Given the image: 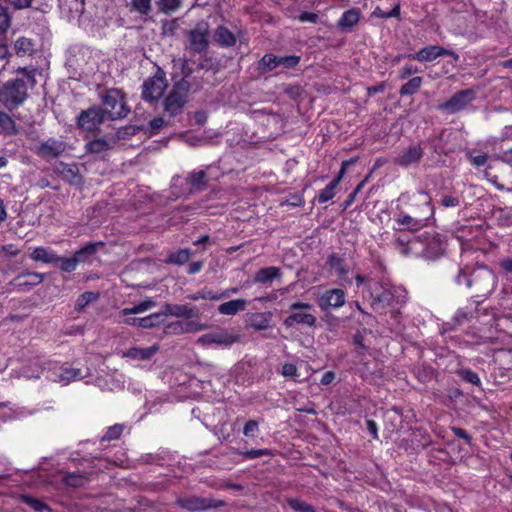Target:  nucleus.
Wrapping results in <instances>:
<instances>
[{
    "mask_svg": "<svg viewBox=\"0 0 512 512\" xmlns=\"http://www.w3.org/2000/svg\"><path fill=\"white\" fill-rule=\"evenodd\" d=\"M399 200L408 203L409 206H420L421 210L416 213L399 211L395 215L394 220L396 223L404 228L418 230L426 225V221L434 214L431 197L425 191H417L412 195L402 194Z\"/></svg>",
    "mask_w": 512,
    "mask_h": 512,
    "instance_id": "obj_1",
    "label": "nucleus"
},
{
    "mask_svg": "<svg viewBox=\"0 0 512 512\" xmlns=\"http://www.w3.org/2000/svg\"><path fill=\"white\" fill-rule=\"evenodd\" d=\"M27 97V85L22 79L8 81L0 88V102L9 110L18 108Z\"/></svg>",
    "mask_w": 512,
    "mask_h": 512,
    "instance_id": "obj_2",
    "label": "nucleus"
},
{
    "mask_svg": "<svg viewBox=\"0 0 512 512\" xmlns=\"http://www.w3.org/2000/svg\"><path fill=\"white\" fill-rule=\"evenodd\" d=\"M372 298L371 305L376 312L383 313L387 307H392V312H394L397 306L406 302V291L401 287L383 288Z\"/></svg>",
    "mask_w": 512,
    "mask_h": 512,
    "instance_id": "obj_3",
    "label": "nucleus"
},
{
    "mask_svg": "<svg viewBox=\"0 0 512 512\" xmlns=\"http://www.w3.org/2000/svg\"><path fill=\"white\" fill-rule=\"evenodd\" d=\"M190 83L185 78L174 84L172 90L164 100V110L170 116H175L182 112L187 101Z\"/></svg>",
    "mask_w": 512,
    "mask_h": 512,
    "instance_id": "obj_4",
    "label": "nucleus"
},
{
    "mask_svg": "<svg viewBox=\"0 0 512 512\" xmlns=\"http://www.w3.org/2000/svg\"><path fill=\"white\" fill-rule=\"evenodd\" d=\"M104 118L111 120L121 119L127 116L129 108L126 106L124 96L120 90L111 89L103 97Z\"/></svg>",
    "mask_w": 512,
    "mask_h": 512,
    "instance_id": "obj_5",
    "label": "nucleus"
},
{
    "mask_svg": "<svg viewBox=\"0 0 512 512\" xmlns=\"http://www.w3.org/2000/svg\"><path fill=\"white\" fill-rule=\"evenodd\" d=\"M312 304L306 302H294L290 305L291 314L285 318L283 324L292 327L295 324H302L313 327L316 324V317L311 313Z\"/></svg>",
    "mask_w": 512,
    "mask_h": 512,
    "instance_id": "obj_6",
    "label": "nucleus"
},
{
    "mask_svg": "<svg viewBox=\"0 0 512 512\" xmlns=\"http://www.w3.org/2000/svg\"><path fill=\"white\" fill-rule=\"evenodd\" d=\"M495 283V274L490 269L481 267L472 272L471 279H467L466 286L470 288L474 285L481 296H486L494 290Z\"/></svg>",
    "mask_w": 512,
    "mask_h": 512,
    "instance_id": "obj_7",
    "label": "nucleus"
},
{
    "mask_svg": "<svg viewBox=\"0 0 512 512\" xmlns=\"http://www.w3.org/2000/svg\"><path fill=\"white\" fill-rule=\"evenodd\" d=\"M167 87L165 73L161 70L151 78L144 81L142 85V97L144 100L152 102L158 100Z\"/></svg>",
    "mask_w": 512,
    "mask_h": 512,
    "instance_id": "obj_8",
    "label": "nucleus"
},
{
    "mask_svg": "<svg viewBox=\"0 0 512 512\" xmlns=\"http://www.w3.org/2000/svg\"><path fill=\"white\" fill-rule=\"evenodd\" d=\"M46 377L53 382L68 385L72 381L83 378V374L80 369L53 363L49 364Z\"/></svg>",
    "mask_w": 512,
    "mask_h": 512,
    "instance_id": "obj_9",
    "label": "nucleus"
},
{
    "mask_svg": "<svg viewBox=\"0 0 512 512\" xmlns=\"http://www.w3.org/2000/svg\"><path fill=\"white\" fill-rule=\"evenodd\" d=\"M441 56H450L453 57L456 61L459 59L458 54L454 51L437 45L426 46L414 54H409L407 57L419 62H432Z\"/></svg>",
    "mask_w": 512,
    "mask_h": 512,
    "instance_id": "obj_10",
    "label": "nucleus"
},
{
    "mask_svg": "<svg viewBox=\"0 0 512 512\" xmlns=\"http://www.w3.org/2000/svg\"><path fill=\"white\" fill-rule=\"evenodd\" d=\"M190 49L196 53L207 50L209 45V26L206 22L198 23L189 32Z\"/></svg>",
    "mask_w": 512,
    "mask_h": 512,
    "instance_id": "obj_11",
    "label": "nucleus"
},
{
    "mask_svg": "<svg viewBox=\"0 0 512 512\" xmlns=\"http://www.w3.org/2000/svg\"><path fill=\"white\" fill-rule=\"evenodd\" d=\"M474 99L475 92L472 89L461 90L454 94L448 101L441 104L439 108L450 113H456L464 109Z\"/></svg>",
    "mask_w": 512,
    "mask_h": 512,
    "instance_id": "obj_12",
    "label": "nucleus"
},
{
    "mask_svg": "<svg viewBox=\"0 0 512 512\" xmlns=\"http://www.w3.org/2000/svg\"><path fill=\"white\" fill-rule=\"evenodd\" d=\"M66 150V143L62 140L49 138L41 142L37 148L36 153L41 158L49 161L61 156Z\"/></svg>",
    "mask_w": 512,
    "mask_h": 512,
    "instance_id": "obj_13",
    "label": "nucleus"
},
{
    "mask_svg": "<svg viewBox=\"0 0 512 512\" xmlns=\"http://www.w3.org/2000/svg\"><path fill=\"white\" fill-rule=\"evenodd\" d=\"M327 265L331 274L335 275L340 283H350V267L344 256L332 253L328 256Z\"/></svg>",
    "mask_w": 512,
    "mask_h": 512,
    "instance_id": "obj_14",
    "label": "nucleus"
},
{
    "mask_svg": "<svg viewBox=\"0 0 512 512\" xmlns=\"http://www.w3.org/2000/svg\"><path fill=\"white\" fill-rule=\"evenodd\" d=\"M240 336L226 330H220L205 334L199 338V342L203 345H218L222 347H230L232 344L238 342Z\"/></svg>",
    "mask_w": 512,
    "mask_h": 512,
    "instance_id": "obj_15",
    "label": "nucleus"
},
{
    "mask_svg": "<svg viewBox=\"0 0 512 512\" xmlns=\"http://www.w3.org/2000/svg\"><path fill=\"white\" fill-rule=\"evenodd\" d=\"M346 301V294L340 288L326 290L319 298L318 305L322 310L337 309Z\"/></svg>",
    "mask_w": 512,
    "mask_h": 512,
    "instance_id": "obj_16",
    "label": "nucleus"
},
{
    "mask_svg": "<svg viewBox=\"0 0 512 512\" xmlns=\"http://www.w3.org/2000/svg\"><path fill=\"white\" fill-rule=\"evenodd\" d=\"M104 112L101 108L93 107L83 111L78 117V125L86 131L95 130L103 121Z\"/></svg>",
    "mask_w": 512,
    "mask_h": 512,
    "instance_id": "obj_17",
    "label": "nucleus"
},
{
    "mask_svg": "<svg viewBox=\"0 0 512 512\" xmlns=\"http://www.w3.org/2000/svg\"><path fill=\"white\" fill-rule=\"evenodd\" d=\"M423 156V149L415 144L403 149L395 159V163L402 167H408L418 163Z\"/></svg>",
    "mask_w": 512,
    "mask_h": 512,
    "instance_id": "obj_18",
    "label": "nucleus"
},
{
    "mask_svg": "<svg viewBox=\"0 0 512 512\" xmlns=\"http://www.w3.org/2000/svg\"><path fill=\"white\" fill-rule=\"evenodd\" d=\"M182 508L187 509L190 512L202 511L212 507H218L221 503L210 499L190 497L186 499H180L177 502Z\"/></svg>",
    "mask_w": 512,
    "mask_h": 512,
    "instance_id": "obj_19",
    "label": "nucleus"
},
{
    "mask_svg": "<svg viewBox=\"0 0 512 512\" xmlns=\"http://www.w3.org/2000/svg\"><path fill=\"white\" fill-rule=\"evenodd\" d=\"M44 279L43 274L40 273H26L16 277L11 284L19 291H27L32 286L40 284Z\"/></svg>",
    "mask_w": 512,
    "mask_h": 512,
    "instance_id": "obj_20",
    "label": "nucleus"
},
{
    "mask_svg": "<svg viewBox=\"0 0 512 512\" xmlns=\"http://www.w3.org/2000/svg\"><path fill=\"white\" fill-rule=\"evenodd\" d=\"M361 11L359 8H351L345 11L337 22L338 28L343 32L351 31L360 21Z\"/></svg>",
    "mask_w": 512,
    "mask_h": 512,
    "instance_id": "obj_21",
    "label": "nucleus"
},
{
    "mask_svg": "<svg viewBox=\"0 0 512 512\" xmlns=\"http://www.w3.org/2000/svg\"><path fill=\"white\" fill-rule=\"evenodd\" d=\"M271 312H256L247 314L246 323L256 331L266 330L270 327Z\"/></svg>",
    "mask_w": 512,
    "mask_h": 512,
    "instance_id": "obj_22",
    "label": "nucleus"
},
{
    "mask_svg": "<svg viewBox=\"0 0 512 512\" xmlns=\"http://www.w3.org/2000/svg\"><path fill=\"white\" fill-rule=\"evenodd\" d=\"M163 321V314L153 313L142 318H126L121 322L127 325L137 326L141 328H153L160 325Z\"/></svg>",
    "mask_w": 512,
    "mask_h": 512,
    "instance_id": "obj_23",
    "label": "nucleus"
},
{
    "mask_svg": "<svg viewBox=\"0 0 512 512\" xmlns=\"http://www.w3.org/2000/svg\"><path fill=\"white\" fill-rule=\"evenodd\" d=\"M159 351V345L154 344L150 347H131L124 356L135 361H148Z\"/></svg>",
    "mask_w": 512,
    "mask_h": 512,
    "instance_id": "obj_24",
    "label": "nucleus"
},
{
    "mask_svg": "<svg viewBox=\"0 0 512 512\" xmlns=\"http://www.w3.org/2000/svg\"><path fill=\"white\" fill-rule=\"evenodd\" d=\"M56 171L65 181L69 182L70 184H79L81 182L79 169L75 164L59 162L56 165Z\"/></svg>",
    "mask_w": 512,
    "mask_h": 512,
    "instance_id": "obj_25",
    "label": "nucleus"
},
{
    "mask_svg": "<svg viewBox=\"0 0 512 512\" xmlns=\"http://www.w3.org/2000/svg\"><path fill=\"white\" fill-rule=\"evenodd\" d=\"M30 257L35 262H43L47 264L58 263L59 256L55 251L45 247H36L30 254Z\"/></svg>",
    "mask_w": 512,
    "mask_h": 512,
    "instance_id": "obj_26",
    "label": "nucleus"
},
{
    "mask_svg": "<svg viewBox=\"0 0 512 512\" xmlns=\"http://www.w3.org/2000/svg\"><path fill=\"white\" fill-rule=\"evenodd\" d=\"M247 300L245 299H234L228 302H224L219 305L218 312L222 315L233 316L240 311H244L247 307Z\"/></svg>",
    "mask_w": 512,
    "mask_h": 512,
    "instance_id": "obj_27",
    "label": "nucleus"
},
{
    "mask_svg": "<svg viewBox=\"0 0 512 512\" xmlns=\"http://www.w3.org/2000/svg\"><path fill=\"white\" fill-rule=\"evenodd\" d=\"M169 314L175 317L192 318L197 315V310L194 307L180 304H168L165 306L163 315Z\"/></svg>",
    "mask_w": 512,
    "mask_h": 512,
    "instance_id": "obj_28",
    "label": "nucleus"
},
{
    "mask_svg": "<svg viewBox=\"0 0 512 512\" xmlns=\"http://www.w3.org/2000/svg\"><path fill=\"white\" fill-rule=\"evenodd\" d=\"M281 275L280 269L274 266L258 270L253 278L254 283H270Z\"/></svg>",
    "mask_w": 512,
    "mask_h": 512,
    "instance_id": "obj_29",
    "label": "nucleus"
},
{
    "mask_svg": "<svg viewBox=\"0 0 512 512\" xmlns=\"http://www.w3.org/2000/svg\"><path fill=\"white\" fill-rule=\"evenodd\" d=\"M214 40L222 47H230L236 43L235 35L223 26L216 29L214 33Z\"/></svg>",
    "mask_w": 512,
    "mask_h": 512,
    "instance_id": "obj_30",
    "label": "nucleus"
},
{
    "mask_svg": "<svg viewBox=\"0 0 512 512\" xmlns=\"http://www.w3.org/2000/svg\"><path fill=\"white\" fill-rule=\"evenodd\" d=\"M192 191H202L207 185V174L203 170L193 171L187 178Z\"/></svg>",
    "mask_w": 512,
    "mask_h": 512,
    "instance_id": "obj_31",
    "label": "nucleus"
},
{
    "mask_svg": "<svg viewBox=\"0 0 512 512\" xmlns=\"http://www.w3.org/2000/svg\"><path fill=\"white\" fill-rule=\"evenodd\" d=\"M16 55L19 57L32 55L35 50L33 41L26 37L18 38L14 43Z\"/></svg>",
    "mask_w": 512,
    "mask_h": 512,
    "instance_id": "obj_32",
    "label": "nucleus"
},
{
    "mask_svg": "<svg viewBox=\"0 0 512 512\" xmlns=\"http://www.w3.org/2000/svg\"><path fill=\"white\" fill-rule=\"evenodd\" d=\"M104 244L102 242L89 243L75 252L74 257L78 263L87 262L92 255L96 253L99 247Z\"/></svg>",
    "mask_w": 512,
    "mask_h": 512,
    "instance_id": "obj_33",
    "label": "nucleus"
},
{
    "mask_svg": "<svg viewBox=\"0 0 512 512\" xmlns=\"http://www.w3.org/2000/svg\"><path fill=\"white\" fill-rule=\"evenodd\" d=\"M155 306H156V302L155 301H153L151 299H147V300H144V301L134 305L131 308H124V309H122L120 311V315L128 316V315L141 314V313H144V312L152 309Z\"/></svg>",
    "mask_w": 512,
    "mask_h": 512,
    "instance_id": "obj_34",
    "label": "nucleus"
},
{
    "mask_svg": "<svg viewBox=\"0 0 512 512\" xmlns=\"http://www.w3.org/2000/svg\"><path fill=\"white\" fill-rule=\"evenodd\" d=\"M17 132L15 121L7 113L0 111V133L4 135H15Z\"/></svg>",
    "mask_w": 512,
    "mask_h": 512,
    "instance_id": "obj_35",
    "label": "nucleus"
},
{
    "mask_svg": "<svg viewBox=\"0 0 512 512\" xmlns=\"http://www.w3.org/2000/svg\"><path fill=\"white\" fill-rule=\"evenodd\" d=\"M111 147V143L104 138H98L86 144L87 151L93 154H102Z\"/></svg>",
    "mask_w": 512,
    "mask_h": 512,
    "instance_id": "obj_36",
    "label": "nucleus"
},
{
    "mask_svg": "<svg viewBox=\"0 0 512 512\" xmlns=\"http://www.w3.org/2000/svg\"><path fill=\"white\" fill-rule=\"evenodd\" d=\"M89 480V477L85 473L80 472H73L67 474L63 481L68 485L72 487H81L83 486L87 481Z\"/></svg>",
    "mask_w": 512,
    "mask_h": 512,
    "instance_id": "obj_37",
    "label": "nucleus"
},
{
    "mask_svg": "<svg viewBox=\"0 0 512 512\" xmlns=\"http://www.w3.org/2000/svg\"><path fill=\"white\" fill-rule=\"evenodd\" d=\"M422 84V78L421 77H413L408 82H406L401 88H400V94L402 96H411L415 94L421 87Z\"/></svg>",
    "mask_w": 512,
    "mask_h": 512,
    "instance_id": "obj_38",
    "label": "nucleus"
},
{
    "mask_svg": "<svg viewBox=\"0 0 512 512\" xmlns=\"http://www.w3.org/2000/svg\"><path fill=\"white\" fill-rule=\"evenodd\" d=\"M288 506L295 512H315L310 504L298 498H288L286 500Z\"/></svg>",
    "mask_w": 512,
    "mask_h": 512,
    "instance_id": "obj_39",
    "label": "nucleus"
},
{
    "mask_svg": "<svg viewBox=\"0 0 512 512\" xmlns=\"http://www.w3.org/2000/svg\"><path fill=\"white\" fill-rule=\"evenodd\" d=\"M98 297H99L98 293L91 292V291L81 294L76 300V304H75L76 310L82 311L89 303L96 301L98 299Z\"/></svg>",
    "mask_w": 512,
    "mask_h": 512,
    "instance_id": "obj_40",
    "label": "nucleus"
},
{
    "mask_svg": "<svg viewBox=\"0 0 512 512\" xmlns=\"http://www.w3.org/2000/svg\"><path fill=\"white\" fill-rule=\"evenodd\" d=\"M202 329L201 327L194 329L193 324L181 321H175L167 326L168 332L181 334L191 332L193 330Z\"/></svg>",
    "mask_w": 512,
    "mask_h": 512,
    "instance_id": "obj_41",
    "label": "nucleus"
},
{
    "mask_svg": "<svg viewBox=\"0 0 512 512\" xmlns=\"http://www.w3.org/2000/svg\"><path fill=\"white\" fill-rule=\"evenodd\" d=\"M131 11L147 16L151 12V0H131Z\"/></svg>",
    "mask_w": 512,
    "mask_h": 512,
    "instance_id": "obj_42",
    "label": "nucleus"
},
{
    "mask_svg": "<svg viewBox=\"0 0 512 512\" xmlns=\"http://www.w3.org/2000/svg\"><path fill=\"white\" fill-rule=\"evenodd\" d=\"M21 499L24 503L29 505L33 510H35L37 512L50 511V508L48 507V505H46L39 499L34 498L30 495H22Z\"/></svg>",
    "mask_w": 512,
    "mask_h": 512,
    "instance_id": "obj_43",
    "label": "nucleus"
},
{
    "mask_svg": "<svg viewBox=\"0 0 512 512\" xmlns=\"http://www.w3.org/2000/svg\"><path fill=\"white\" fill-rule=\"evenodd\" d=\"M260 66L265 72H270L279 67L278 56L274 54H265L260 60Z\"/></svg>",
    "mask_w": 512,
    "mask_h": 512,
    "instance_id": "obj_44",
    "label": "nucleus"
},
{
    "mask_svg": "<svg viewBox=\"0 0 512 512\" xmlns=\"http://www.w3.org/2000/svg\"><path fill=\"white\" fill-rule=\"evenodd\" d=\"M11 14L7 7L0 5V35H3L11 26Z\"/></svg>",
    "mask_w": 512,
    "mask_h": 512,
    "instance_id": "obj_45",
    "label": "nucleus"
},
{
    "mask_svg": "<svg viewBox=\"0 0 512 512\" xmlns=\"http://www.w3.org/2000/svg\"><path fill=\"white\" fill-rule=\"evenodd\" d=\"M190 258V253L187 249L173 252L169 255L168 261L174 264H185Z\"/></svg>",
    "mask_w": 512,
    "mask_h": 512,
    "instance_id": "obj_46",
    "label": "nucleus"
},
{
    "mask_svg": "<svg viewBox=\"0 0 512 512\" xmlns=\"http://www.w3.org/2000/svg\"><path fill=\"white\" fill-rule=\"evenodd\" d=\"M58 263H59V268L63 272H68V273L75 271L77 268V265L79 264L74 256L70 257V258H65V257L59 256Z\"/></svg>",
    "mask_w": 512,
    "mask_h": 512,
    "instance_id": "obj_47",
    "label": "nucleus"
},
{
    "mask_svg": "<svg viewBox=\"0 0 512 512\" xmlns=\"http://www.w3.org/2000/svg\"><path fill=\"white\" fill-rule=\"evenodd\" d=\"M337 188L335 183L330 182L324 189H322L318 194V202L326 203L331 200L335 196L334 190Z\"/></svg>",
    "mask_w": 512,
    "mask_h": 512,
    "instance_id": "obj_48",
    "label": "nucleus"
},
{
    "mask_svg": "<svg viewBox=\"0 0 512 512\" xmlns=\"http://www.w3.org/2000/svg\"><path fill=\"white\" fill-rule=\"evenodd\" d=\"M400 15V5L397 4L395 5L390 11L388 12H385L383 11L381 8L379 7H376L373 11V16L375 17H378V18H382V19H387V18H392V17H398Z\"/></svg>",
    "mask_w": 512,
    "mask_h": 512,
    "instance_id": "obj_49",
    "label": "nucleus"
},
{
    "mask_svg": "<svg viewBox=\"0 0 512 512\" xmlns=\"http://www.w3.org/2000/svg\"><path fill=\"white\" fill-rule=\"evenodd\" d=\"M300 62V57L296 55H290V56H278V63L279 67H283L285 69H291L296 67Z\"/></svg>",
    "mask_w": 512,
    "mask_h": 512,
    "instance_id": "obj_50",
    "label": "nucleus"
},
{
    "mask_svg": "<svg viewBox=\"0 0 512 512\" xmlns=\"http://www.w3.org/2000/svg\"><path fill=\"white\" fill-rule=\"evenodd\" d=\"M123 432V426L116 424L107 428L102 440H114L118 439Z\"/></svg>",
    "mask_w": 512,
    "mask_h": 512,
    "instance_id": "obj_51",
    "label": "nucleus"
},
{
    "mask_svg": "<svg viewBox=\"0 0 512 512\" xmlns=\"http://www.w3.org/2000/svg\"><path fill=\"white\" fill-rule=\"evenodd\" d=\"M258 432H259V426H258L257 421L249 420L248 422H246V424L243 428V434L246 437L254 438Z\"/></svg>",
    "mask_w": 512,
    "mask_h": 512,
    "instance_id": "obj_52",
    "label": "nucleus"
},
{
    "mask_svg": "<svg viewBox=\"0 0 512 512\" xmlns=\"http://www.w3.org/2000/svg\"><path fill=\"white\" fill-rule=\"evenodd\" d=\"M459 374L468 383L474 385H480L481 383L479 376L470 369H462L460 370Z\"/></svg>",
    "mask_w": 512,
    "mask_h": 512,
    "instance_id": "obj_53",
    "label": "nucleus"
},
{
    "mask_svg": "<svg viewBox=\"0 0 512 512\" xmlns=\"http://www.w3.org/2000/svg\"><path fill=\"white\" fill-rule=\"evenodd\" d=\"M357 160H358L357 158H351L349 160H344L341 163V169H340L337 177L335 179H333L331 182L335 183V185L338 186L346 173L347 167L350 165H354L357 162Z\"/></svg>",
    "mask_w": 512,
    "mask_h": 512,
    "instance_id": "obj_54",
    "label": "nucleus"
},
{
    "mask_svg": "<svg viewBox=\"0 0 512 512\" xmlns=\"http://www.w3.org/2000/svg\"><path fill=\"white\" fill-rule=\"evenodd\" d=\"M180 5V0H160L161 10L167 14L174 12Z\"/></svg>",
    "mask_w": 512,
    "mask_h": 512,
    "instance_id": "obj_55",
    "label": "nucleus"
},
{
    "mask_svg": "<svg viewBox=\"0 0 512 512\" xmlns=\"http://www.w3.org/2000/svg\"><path fill=\"white\" fill-rule=\"evenodd\" d=\"M355 280L358 287H360L362 284H367V290L371 297H373V291H376L379 288L378 283L367 281L366 278L360 274L356 275Z\"/></svg>",
    "mask_w": 512,
    "mask_h": 512,
    "instance_id": "obj_56",
    "label": "nucleus"
},
{
    "mask_svg": "<svg viewBox=\"0 0 512 512\" xmlns=\"http://www.w3.org/2000/svg\"><path fill=\"white\" fill-rule=\"evenodd\" d=\"M468 157H469L470 162L475 167L484 166L486 164V162H487V159H488L487 154L480 153V154L474 155L472 151L468 152Z\"/></svg>",
    "mask_w": 512,
    "mask_h": 512,
    "instance_id": "obj_57",
    "label": "nucleus"
},
{
    "mask_svg": "<svg viewBox=\"0 0 512 512\" xmlns=\"http://www.w3.org/2000/svg\"><path fill=\"white\" fill-rule=\"evenodd\" d=\"M474 313H475V309H473V308H469V307L460 308L455 314V320L457 322L461 323L462 321H464L466 319L472 318Z\"/></svg>",
    "mask_w": 512,
    "mask_h": 512,
    "instance_id": "obj_58",
    "label": "nucleus"
},
{
    "mask_svg": "<svg viewBox=\"0 0 512 512\" xmlns=\"http://www.w3.org/2000/svg\"><path fill=\"white\" fill-rule=\"evenodd\" d=\"M15 10H23L32 6L33 0H5Z\"/></svg>",
    "mask_w": 512,
    "mask_h": 512,
    "instance_id": "obj_59",
    "label": "nucleus"
},
{
    "mask_svg": "<svg viewBox=\"0 0 512 512\" xmlns=\"http://www.w3.org/2000/svg\"><path fill=\"white\" fill-rule=\"evenodd\" d=\"M268 454L269 451L267 449H251L243 452L242 456L246 459H255Z\"/></svg>",
    "mask_w": 512,
    "mask_h": 512,
    "instance_id": "obj_60",
    "label": "nucleus"
},
{
    "mask_svg": "<svg viewBox=\"0 0 512 512\" xmlns=\"http://www.w3.org/2000/svg\"><path fill=\"white\" fill-rule=\"evenodd\" d=\"M460 204L458 197L452 195H443L441 198V205L446 208H453Z\"/></svg>",
    "mask_w": 512,
    "mask_h": 512,
    "instance_id": "obj_61",
    "label": "nucleus"
},
{
    "mask_svg": "<svg viewBox=\"0 0 512 512\" xmlns=\"http://www.w3.org/2000/svg\"><path fill=\"white\" fill-rule=\"evenodd\" d=\"M298 20L300 22H309V23H317L318 20H319V16L318 14L316 13H312V12H302L299 16H298Z\"/></svg>",
    "mask_w": 512,
    "mask_h": 512,
    "instance_id": "obj_62",
    "label": "nucleus"
},
{
    "mask_svg": "<svg viewBox=\"0 0 512 512\" xmlns=\"http://www.w3.org/2000/svg\"><path fill=\"white\" fill-rule=\"evenodd\" d=\"M418 72H419V70L417 67H414L412 65H405L399 71V78L403 80V79L408 78L410 75L418 73Z\"/></svg>",
    "mask_w": 512,
    "mask_h": 512,
    "instance_id": "obj_63",
    "label": "nucleus"
},
{
    "mask_svg": "<svg viewBox=\"0 0 512 512\" xmlns=\"http://www.w3.org/2000/svg\"><path fill=\"white\" fill-rule=\"evenodd\" d=\"M281 372L284 377H294L297 374V367L293 363H285Z\"/></svg>",
    "mask_w": 512,
    "mask_h": 512,
    "instance_id": "obj_64",
    "label": "nucleus"
}]
</instances>
